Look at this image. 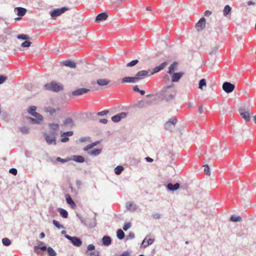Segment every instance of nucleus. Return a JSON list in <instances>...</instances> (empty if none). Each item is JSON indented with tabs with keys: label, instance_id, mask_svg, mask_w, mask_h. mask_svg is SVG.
I'll return each instance as SVG.
<instances>
[{
	"label": "nucleus",
	"instance_id": "nucleus-40",
	"mask_svg": "<svg viewBox=\"0 0 256 256\" xmlns=\"http://www.w3.org/2000/svg\"><path fill=\"white\" fill-rule=\"evenodd\" d=\"M242 220V218L240 216H236L235 215H232L230 217V220L232 222H240Z\"/></svg>",
	"mask_w": 256,
	"mask_h": 256
},
{
	"label": "nucleus",
	"instance_id": "nucleus-49",
	"mask_svg": "<svg viewBox=\"0 0 256 256\" xmlns=\"http://www.w3.org/2000/svg\"><path fill=\"white\" fill-rule=\"evenodd\" d=\"M204 170L205 174L207 176H210V167L208 166V164L204 165Z\"/></svg>",
	"mask_w": 256,
	"mask_h": 256
},
{
	"label": "nucleus",
	"instance_id": "nucleus-43",
	"mask_svg": "<svg viewBox=\"0 0 256 256\" xmlns=\"http://www.w3.org/2000/svg\"><path fill=\"white\" fill-rule=\"evenodd\" d=\"M2 242L4 246H8L10 244L11 242L8 238H5L2 239Z\"/></svg>",
	"mask_w": 256,
	"mask_h": 256
},
{
	"label": "nucleus",
	"instance_id": "nucleus-46",
	"mask_svg": "<svg viewBox=\"0 0 256 256\" xmlns=\"http://www.w3.org/2000/svg\"><path fill=\"white\" fill-rule=\"evenodd\" d=\"M138 62V60H132L130 62L126 64V66L128 67H132L136 65Z\"/></svg>",
	"mask_w": 256,
	"mask_h": 256
},
{
	"label": "nucleus",
	"instance_id": "nucleus-9",
	"mask_svg": "<svg viewBox=\"0 0 256 256\" xmlns=\"http://www.w3.org/2000/svg\"><path fill=\"white\" fill-rule=\"evenodd\" d=\"M128 113L126 112H122L112 117V120L114 122H118L122 119L126 117Z\"/></svg>",
	"mask_w": 256,
	"mask_h": 256
},
{
	"label": "nucleus",
	"instance_id": "nucleus-26",
	"mask_svg": "<svg viewBox=\"0 0 256 256\" xmlns=\"http://www.w3.org/2000/svg\"><path fill=\"white\" fill-rule=\"evenodd\" d=\"M110 82V80L108 79H98L96 80V84L100 86H105Z\"/></svg>",
	"mask_w": 256,
	"mask_h": 256
},
{
	"label": "nucleus",
	"instance_id": "nucleus-10",
	"mask_svg": "<svg viewBox=\"0 0 256 256\" xmlns=\"http://www.w3.org/2000/svg\"><path fill=\"white\" fill-rule=\"evenodd\" d=\"M239 112L242 117L246 121L248 122L250 120V112L248 110H246L244 108H240Z\"/></svg>",
	"mask_w": 256,
	"mask_h": 256
},
{
	"label": "nucleus",
	"instance_id": "nucleus-41",
	"mask_svg": "<svg viewBox=\"0 0 256 256\" xmlns=\"http://www.w3.org/2000/svg\"><path fill=\"white\" fill-rule=\"evenodd\" d=\"M52 224L54 225L58 229L65 228L64 226L60 224L57 220H52Z\"/></svg>",
	"mask_w": 256,
	"mask_h": 256
},
{
	"label": "nucleus",
	"instance_id": "nucleus-23",
	"mask_svg": "<svg viewBox=\"0 0 256 256\" xmlns=\"http://www.w3.org/2000/svg\"><path fill=\"white\" fill-rule=\"evenodd\" d=\"M180 184L178 183H176L174 184H172V183H168L166 188L168 190L170 191H174L178 190L180 188Z\"/></svg>",
	"mask_w": 256,
	"mask_h": 256
},
{
	"label": "nucleus",
	"instance_id": "nucleus-39",
	"mask_svg": "<svg viewBox=\"0 0 256 256\" xmlns=\"http://www.w3.org/2000/svg\"><path fill=\"white\" fill-rule=\"evenodd\" d=\"M48 253L49 256H56V253L51 247H48L47 248Z\"/></svg>",
	"mask_w": 256,
	"mask_h": 256
},
{
	"label": "nucleus",
	"instance_id": "nucleus-22",
	"mask_svg": "<svg viewBox=\"0 0 256 256\" xmlns=\"http://www.w3.org/2000/svg\"><path fill=\"white\" fill-rule=\"evenodd\" d=\"M108 17V14L106 12H102V13L98 14L96 16V20L97 22L104 20H106Z\"/></svg>",
	"mask_w": 256,
	"mask_h": 256
},
{
	"label": "nucleus",
	"instance_id": "nucleus-24",
	"mask_svg": "<svg viewBox=\"0 0 256 256\" xmlns=\"http://www.w3.org/2000/svg\"><path fill=\"white\" fill-rule=\"evenodd\" d=\"M102 242L104 246H108L112 243V239L110 236H104L102 238Z\"/></svg>",
	"mask_w": 256,
	"mask_h": 256
},
{
	"label": "nucleus",
	"instance_id": "nucleus-45",
	"mask_svg": "<svg viewBox=\"0 0 256 256\" xmlns=\"http://www.w3.org/2000/svg\"><path fill=\"white\" fill-rule=\"evenodd\" d=\"M20 130L24 134H28L29 133V129L26 126L20 127Z\"/></svg>",
	"mask_w": 256,
	"mask_h": 256
},
{
	"label": "nucleus",
	"instance_id": "nucleus-59",
	"mask_svg": "<svg viewBox=\"0 0 256 256\" xmlns=\"http://www.w3.org/2000/svg\"><path fill=\"white\" fill-rule=\"evenodd\" d=\"M9 172L14 175H16L18 173L17 170L15 168H10L9 170Z\"/></svg>",
	"mask_w": 256,
	"mask_h": 256
},
{
	"label": "nucleus",
	"instance_id": "nucleus-11",
	"mask_svg": "<svg viewBox=\"0 0 256 256\" xmlns=\"http://www.w3.org/2000/svg\"><path fill=\"white\" fill-rule=\"evenodd\" d=\"M40 245L38 246H34V252L38 254H42L43 252L47 250L46 246H41L44 244L43 242H39Z\"/></svg>",
	"mask_w": 256,
	"mask_h": 256
},
{
	"label": "nucleus",
	"instance_id": "nucleus-37",
	"mask_svg": "<svg viewBox=\"0 0 256 256\" xmlns=\"http://www.w3.org/2000/svg\"><path fill=\"white\" fill-rule=\"evenodd\" d=\"M48 126L52 130L56 131L58 129L60 126L58 124L52 123L50 124Z\"/></svg>",
	"mask_w": 256,
	"mask_h": 256
},
{
	"label": "nucleus",
	"instance_id": "nucleus-53",
	"mask_svg": "<svg viewBox=\"0 0 256 256\" xmlns=\"http://www.w3.org/2000/svg\"><path fill=\"white\" fill-rule=\"evenodd\" d=\"M108 112H109L108 110H104L103 111L98 112L97 113V115L98 116H105V115H106L107 114H108Z\"/></svg>",
	"mask_w": 256,
	"mask_h": 256
},
{
	"label": "nucleus",
	"instance_id": "nucleus-54",
	"mask_svg": "<svg viewBox=\"0 0 256 256\" xmlns=\"http://www.w3.org/2000/svg\"><path fill=\"white\" fill-rule=\"evenodd\" d=\"M88 254L90 256H100V252L98 251H94L88 252Z\"/></svg>",
	"mask_w": 256,
	"mask_h": 256
},
{
	"label": "nucleus",
	"instance_id": "nucleus-16",
	"mask_svg": "<svg viewBox=\"0 0 256 256\" xmlns=\"http://www.w3.org/2000/svg\"><path fill=\"white\" fill-rule=\"evenodd\" d=\"M206 26V20L204 18H200L199 21L196 23V27L198 30L204 29Z\"/></svg>",
	"mask_w": 256,
	"mask_h": 256
},
{
	"label": "nucleus",
	"instance_id": "nucleus-5",
	"mask_svg": "<svg viewBox=\"0 0 256 256\" xmlns=\"http://www.w3.org/2000/svg\"><path fill=\"white\" fill-rule=\"evenodd\" d=\"M64 237L70 240L74 246L79 247L82 244V241L79 238L76 236H70L68 234H65Z\"/></svg>",
	"mask_w": 256,
	"mask_h": 256
},
{
	"label": "nucleus",
	"instance_id": "nucleus-36",
	"mask_svg": "<svg viewBox=\"0 0 256 256\" xmlns=\"http://www.w3.org/2000/svg\"><path fill=\"white\" fill-rule=\"evenodd\" d=\"M33 116L35 117V118L40 123L44 120L42 116L38 112L34 113V114H33Z\"/></svg>",
	"mask_w": 256,
	"mask_h": 256
},
{
	"label": "nucleus",
	"instance_id": "nucleus-33",
	"mask_svg": "<svg viewBox=\"0 0 256 256\" xmlns=\"http://www.w3.org/2000/svg\"><path fill=\"white\" fill-rule=\"evenodd\" d=\"M116 236L118 239L122 240L124 238V233L121 229H118L116 232Z\"/></svg>",
	"mask_w": 256,
	"mask_h": 256
},
{
	"label": "nucleus",
	"instance_id": "nucleus-21",
	"mask_svg": "<svg viewBox=\"0 0 256 256\" xmlns=\"http://www.w3.org/2000/svg\"><path fill=\"white\" fill-rule=\"evenodd\" d=\"M122 82L123 83H136L137 81L134 76H126L122 79Z\"/></svg>",
	"mask_w": 256,
	"mask_h": 256
},
{
	"label": "nucleus",
	"instance_id": "nucleus-64",
	"mask_svg": "<svg viewBox=\"0 0 256 256\" xmlns=\"http://www.w3.org/2000/svg\"><path fill=\"white\" fill-rule=\"evenodd\" d=\"M130 253L128 252H124L120 256H129Z\"/></svg>",
	"mask_w": 256,
	"mask_h": 256
},
{
	"label": "nucleus",
	"instance_id": "nucleus-12",
	"mask_svg": "<svg viewBox=\"0 0 256 256\" xmlns=\"http://www.w3.org/2000/svg\"><path fill=\"white\" fill-rule=\"evenodd\" d=\"M74 132L72 131H68L64 132L61 134L60 136L62 137L61 142H66L69 140L68 136H71L73 135Z\"/></svg>",
	"mask_w": 256,
	"mask_h": 256
},
{
	"label": "nucleus",
	"instance_id": "nucleus-51",
	"mask_svg": "<svg viewBox=\"0 0 256 256\" xmlns=\"http://www.w3.org/2000/svg\"><path fill=\"white\" fill-rule=\"evenodd\" d=\"M17 38L20 40H26L28 38V36L26 34H21L17 36Z\"/></svg>",
	"mask_w": 256,
	"mask_h": 256
},
{
	"label": "nucleus",
	"instance_id": "nucleus-44",
	"mask_svg": "<svg viewBox=\"0 0 256 256\" xmlns=\"http://www.w3.org/2000/svg\"><path fill=\"white\" fill-rule=\"evenodd\" d=\"M178 122V120L176 117L170 118L167 122L170 123L171 125L174 126L175 124Z\"/></svg>",
	"mask_w": 256,
	"mask_h": 256
},
{
	"label": "nucleus",
	"instance_id": "nucleus-25",
	"mask_svg": "<svg viewBox=\"0 0 256 256\" xmlns=\"http://www.w3.org/2000/svg\"><path fill=\"white\" fill-rule=\"evenodd\" d=\"M62 64L70 68H75L76 67V63L70 60H66L62 62Z\"/></svg>",
	"mask_w": 256,
	"mask_h": 256
},
{
	"label": "nucleus",
	"instance_id": "nucleus-27",
	"mask_svg": "<svg viewBox=\"0 0 256 256\" xmlns=\"http://www.w3.org/2000/svg\"><path fill=\"white\" fill-rule=\"evenodd\" d=\"M70 160L79 163H82L84 162V158L81 156H73Z\"/></svg>",
	"mask_w": 256,
	"mask_h": 256
},
{
	"label": "nucleus",
	"instance_id": "nucleus-8",
	"mask_svg": "<svg viewBox=\"0 0 256 256\" xmlns=\"http://www.w3.org/2000/svg\"><path fill=\"white\" fill-rule=\"evenodd\" d=\"M68 10L66 7H63L60 8L55 9L50 12L51 16L54 19L56 17L60 16Z\"/></svg>",
	"mask_w": 256,
	"mask_h": 256
},
{
	"label": "nucleus",
	"instance_id": "nucleus-17",
	"mask_svg": "<svg viewBox=\"0 0 256 256\" xmlns=\"http://www.w3.org/2000/svg\"><path fill=\"white\" fill-rule=\"evenodd\" d=\"M172 74V82H178L181 78L182 76L184 74V72H174Z\"/></svg>",
	"mask_w": 256,
	"mask_h": 256
},
{
	"label": "nucleus",
	"instance_id": "nucleus-15",
	"mask_svg": "<svg viewBox=\"0 0 256 256\" xmlns=\"http://www.w3.org/2000/svg\"><path fill=\"white\" fill-rule=\"evenodd\" d=\"M62 126H69L72 128L74 126V123L72 119L70 118H65L62 124Z\"/></svg>",
	"mask_w": 256,
	"mask_h": 256
},
{
	"label": "nucleus",
	"instance_id": "nucleus-7",
	"mask_svg": "<svg viewBox=\"0 0 256 256\" xmlns=\"http://www.w3.org/2000/svg\"><path fill=\"white\" fill-rule=\"evenodd\" d=\"M222 88L226 92L229 94L234 90L235 86L230 82H226L223 84Z\"/></svg>",
	"mask_w": 256,
	"mask_h": 256
},
{
	"label": "nucleus",
	"instance_id": "nucleus-56",
	"mask_svg": "<svg viewBox=\"0 0 256 256\" xmlns=\"http://www.w3.org/2000/svg\"><path fill=\"white\" fill-rule=\"evenodd\" d=\"M6 80V76L2 75H0V84H3Z\"/></svg>",
	"mask_w": 256,
	"mask_h": 256
},
{
	"label": "nucleus",
	"instance_id": "nucleus-13",
	"mask_svg": "<svg viewBox=\"0 0 256 256\" xmlns=\"http://www.w3.org/2000/svg\"><path fill=\"white\" fill-rule=\"evenodd\" d=\"M168 65V62H164L160 64L158 66H156L153 70L152 71L150 74V76H152L154 74L159 72L160 71L162 70L166 66Z\"/></svg>",
	"mask_w": 256,
	"mask_h": 256
},
{
	"label": "nucleus",
	"instance_id": "nucleus-63",
	"mask_svg": "<svg viewBox=\"0 0 256 256\" xmlns=\"http://www.w3.org/2000/svg\"><path fill=\"white\" fill-rule=\"evenodd\" d=\"M212 14V12L210 10H206L204 12V14L206 16H208Z\"/></svg>",
	"mask_w": 256,
	"mask_h": 256
},
{
	"label": "nucleus",
	"instance_id": "nucleus-58",
	"mask_svg": "<svg viewBox=\"0 0 256 256\" xmlns=\"http://www.w3.org/2000/svg\"><path fill=\"white\" fill-rule=\"evenodd\" d=\"M69 160H68V159H63V158H62L60 157H58L56 158V161H58V162H60L62 163L66 162H68Z\"/></svg>",
	"mask_w": 256,
	"mask_h": 256
},
{
	"label": "nucleus",
	"instance_id": "nucleus-50",
	"mask_svg": "<svg viewBox=\"0 0 256 256\" xmlns=\"http://www.w3.org/2000/svg\"><path fill=\"white\" fill-rule=\"evenodd\" d=\"M95 249V246L93 244H88L87 246L86 253L88 254V251L94 250Z\"/></svg>",
	"mask_w": 256,
	"mask_h": 256
},
{
	"label": "nucleus",
	"instance_id": "nucleus-19",
	"mask_svg": "<svg viewBox=\"0 0 256 256\" xmlns=\"http://www.w3.org/2000/svg\"><path fill=\"white\" fill-rule=\"evenodd\" d=\"M60 108L58 107L54 108L52 106H46L44 108L45 112L48 113L50 115H53L56 112L60 110Z\"/></svg>",
	"mask_w": 256,
	"mask_h": 256
},
{
	"label": "nucleus",
	"instance_id": "nucleus-18",
	"mask_svg": "<svg viewBox=\"0 0 256 256\" xmlns=\"http://www.w3.org/2000/svg\"><path fill=\"white\" fill-rule=\"evenodd\" d=\"M126 206V209L131 212H134L137 209L136 205L132 202H127Z\"/></svg>",
	"mask_w": 256,
	"mask_h": 256
},
{
	"label": "nucleus",
	"instance_id": "nucleus-47",
	"mask_svg": "<svg viewBox=\"0 0 256 256\" xmlns=\"http://www.w3.org/2000/svg\"><path fill=\"white\" fill-rule=\"evenodd\" d=\"M28 120H29L30 123L32 124H40V122L36 119L34 118H32L31 117H29L28 118Z\"/></svg>",
	"mask_w": 256,
	"mask_h": 256
},
{
	"label": "nucleus",
	"instance_id": "nucleus-30",
	"mask_svg": "<svg viewBox=\"0 0 256 256\" xmlns=\"http://www.w3.org/2000/svg\"><path fill=\"white\" fill-rule=\"evenodd\" d=\"M154 242V239L153 238H149L148 240H146V244H145V240H143L141 246L143 248H146L148 246L152 244Z\"/></svg>",
	"mask_w": 256,
	"mask_h": 256
},
{
	"label": "nucleus",
	"instance_id": "nucleus-31",
	"mask_svg": "<svg viewBox=\"0 0 256 256\" xmlns=\"http://www.w3.org/2000/svg\"><path fill=\"white\" fill-rule=\"evenodd\" d=\"M178 66V63L176 62H173L168 68V73L170 74H172L173 73V71L176 69Z\"/></svg>",
	"mask_w": 256,
	"mask_h": 256
},
{
	"label": "nucleus",
	"instance_id": "nucleus-20",
	"mask_svg": "<svg viewBox=\"0 0 256 256\" xmlns=\"http://www.w3.org/2000/svg\"><path fill=\"white\" fill-rule=\"evenodd\" d=\"M14 11L15 12H16L18 16H22L26 14V10L24 8L16 7L14 8Z\"/></svg>",
	"mask_w": 256,
	"mask_h": 256
},
{
	"label": "nucleus",
	"instance_id": "nucleus-60",
	"mask_svg": "<svg viewBox=\"0 0 256 256\" xmlns=\"http://www.w3.org/2000/svg\"><path fill=\"white\" fill-rule=\"evenodd\" d=\"M134 238V234L132 232H130L129 233L128 236V239H133Z\"/></svg>",
	"mask_w": 256,
	"mask_h": 256
},
{
	"label": "nucleus",
	"instance_id": "nucleus-32",
	"mask_svg": "<svg viewBox=\"0 0 256 256\" xmlns=\"http://www.w3.org/2000/svg\"><path fill=\"white\" fill-rule=\"evenodd\" d=\"M231 8L229 5H226L223 10V14L224 16H226L228 14L231 12Z\"/></svg>",
	"mask_w": 256,
	"mask_h": 256
},
{
	"label": "nucleus",
	"instance_id": "nucleus-52",
	"mask_svg": "<svg viewBox=\"0 0 256 256\" xmlns=\"http://www.w3.org/2000/svg\"><path fill=\"white\" fill-rule=\"evenodd\" d=\"M132 224L130 222H125L123 226V230L126 231L128 228H130Z\"/></svg>",
	"mask_w": 256,
	"mask_h": 256
},
{
	"label": "nucleus",
	"instance_id": "nucleus-6",
	"mask_svg": "<svg viewBox=\"0 0 256 256\" xmlns=\"http://www.w3.org/2000/svg\"><path fill=\"white\" fill-rule=\"evenodd\" d=\"M150 72V70H142L138 72L135 75V77L137 82L140 80L144 79L145 77L147 76H150L149 74Z\"/></svg>",
	"mask_w": 256,
	"mask_h": 256
},
{
	"label": "nucleus",
	"instance_id": "nucleus-57",
	"mask_svg": "<svg viewBox=\"0 0 256 256\" xmlns=\"http://www.w3.org/2000/svg\"><path fill=\"white\" fill-rule=\"evenodd\" d=\"M90 140V137L89 136H84L82 137L80 139V141L82 142H84L86 141H88Z\"/></svg>",
	"mask_w": 256,
	"mask_h": 256
},
{
	"label": "nucleus",
	"instance_id": "nucleus-38",
	"mask_svg": "<svg viewBox=\"0 0 256 256\" xmlns=\"http://www.w3.org/2000/svg\"><path fill=\"white\" fill-rule=\"evenodd\" d=\"M102 152V149L100 148H96L94 150H92L90 152V155L94 156H96L99 155Z\"/></svg>",
	"mask_w": 256,
	"mask_h": 256
},
{
	"label": "nucleus",
	"instance_id": "nucleus-34",
	"mask_svg": "<svg viewBox=\"0 0 256 256\" xmlns=\"http://www.w3.org/2000/svg\"><path fill=\"white\" fill-rule=\"evenodd\" d=\"M124 170V168L122 166H118L114 168V172L117 175L120 174Z\"/></svg>",
	"mask_w": 256,
	"mask_h": 256
},
{
	"label": "nucleus",
	"instance_id": "nucleus-48",
	"mask_svg": "<svg viewBox=\"0 0 256 256\" xmlns=\"http://www.w3.org/2000/svg\"><path fill=\"white\" fill-rule=\"evenodd\" d=\"M32 42H30L26 40L22 44L21 46L23 48H28L30 46Z\"/></svg>",
	"mask_w": 256,
	"mask_h": 256
},
{
	"label": "nucleus",
	"instance_id": "nucleus-42",
	"mask_svg": "<svg viewBox=\"0 0 256 256\" xmlns=\"http://www.w3.org/2000/svg\"><path fill=\"white\" fill-rule=\"evenodd\" d=\"M206 86V80L205 79H201L198 84V88L200 90L203 89V87Z\"/></svg>",
	"mask_w": 256,
	"mask_h": 256
},
{
	"label": "nucleus",
	"instance_id": "nucleus-29",
	"mask_svg": "<svg viewBox=\"0 0 256 256\" xmlns=\"http://www.w3.org/2000/svg\"><path fill=\"white\" fill-rule=\"evenodd\" d=\"M66 202L69 204L72 207L76 206V204L70 196L69 194H66Z\"/></svg>",
	"mask_w": 256,
	"mask_h": 256
},
{
	"label": "nucleus",
	"instance_id": "nucleus-61",
	"mask_svg": "<svg viewBox=\"0 0 256 256\" xmlns=\"http://www.w3.org/2000/svg\"><path fill=\"white\" fill-rule=\"evenodd\" d=\"M152 217L154 219H158L160 218V214L158 213H156L152 215Z\"/></svg>",
	"mask_w": 256,
	"mask_h": 256
},
{
	"label": "nucleus",
	"instance_id": "nucleus-28",
	"mask_svg": "<svg viewBox=\"0 0 256 256\" xmlns=\"http://www.w3.org/2000/svg\"><path fill=\"white\" fill-rule=\"evenodd\" d=\"M58 211L59 212L60 216L63 218H67L68 216V212L65 210L64 209H63L62 208H58Z\"/></svg>",
	"mask_w": 256,
	"mask_h": 256
},
{
	"label": "nucleus",
	"instance_id": "nucleus-1",
	"mask_svg": "<svg viewBox=\"0 0 256 256\" xmlns=\"http://www.w3.org/2000/svg\"><path fill=\"white\" fill-rule=\"evenodd\" d=\"M79 220H80L81 223L86 226L90 228H93L96 225V218L94 216H87L84 218L80 215H78Z\"/></svg>",
	"mask_w": 256,
	"mask_h": 256
},
{
	"label": "nucleus",
	"instance_id": "nucleus-35",
	"mask_svg": "<svg viewBox=\"0 0 256 256\" xmlns=\"http://www.w3.org/2000/svg\"><path fill=\"white\" fill-rule=\"evenodd\" d=\"M36 106H30L28 110V112L32 116L34 114V113H37L36 110Z\"/></svg>",
	"mask_w": 256,
	"mask_h": 256
},
{
	"label": "nucleus",
	"instance_id": "nucleus-3",
	"mask_svg": "<svg viewBox=\"0 0 256 256\" xmlns=\"http://www.w3.org/2000/svg\"><path fill=\"white\" fill-rule=\"evenodd\" d=\"M173 87V84L166 86L162 88L160 92V96L162 99L166 101H170L173 99L174 95L170 93L169 89Z\"/></svg>",
	"mask_w": 256,
	"mask_h": 256
},
{
	"label": "nucleus",
	"instance_id": "nucleus-55",
	"mask_svg": "<svg viewBox=\"0 0 256 256\" xmlns=\"http://www.w3.org/2000/svg\"><path fill=\"white\" fill-rule=\"evenodd\" d=\"M174 126L172 125H171L170 124V123L166 122L165 124L164 128L166 130H172Z\"/></svg>",
	"mask_w": 256,
	"mask_h": 256
},
{
	"label": "nucleus",
	"instance_id": "nucleus-14",
	"mask_svg": "<svg viewBox=\"0 0 256 256\" xmlns=\"http://www.w3.org/2000/svg\"><path fill=\"white\" fill-rule=\"evenodd\" d=\"M90 91V90L86 88H80L74 90L72 94L73 96H78L84 94Z\"/></svg>",
	"mask_w": 256,
	"mask_h": 256
},
{
	"label": "nucleus",
	"instance_id": "nucleus-2",
	"mask_svg": "<svg viewBox=\"0 0 256 256\" xmlns=\"http://www.w3.org/2000/svg\"><path fill=\"white\" fill-rule=\"evenodd\" d=\"M44 87L46 90L54 92H58L64 89L62 84L56 82H52L50 83L46 84L44 85Z\"/></svg>",
	"mask_w": 256,
	"mask_h": 256
},
{
	"label": "nucleus",
	"instance_id": "nucleus-62",
	"mask_svg": "<svg viewBox=\"0 0 256 256\" xmlns=\"http://www.w3.org/2000/svg\"><path fill=\"white\" fill-rule=\"evenodd\" d=\"M108 120L106 118H102L100 120V122L103 124H106L108 123Z\"/></svg>",
	"mask_w": 256,
	"mask_h": 256
},
{
	"label": "nucleus",
	"instance_id": "nucleus-4",
	"mask_svg": "<svg viewBox=\"0 0 256 256\" xmlns=\"http://www.w3.org/2000/svg\"><path fill=\"white\" fill-rule=\"evenodd\" d=\"M56 132H51L50 134H48L46 132L43 134L46 143L48 144L54 145H56Z\"/></svg>",
	"mask_w": 256,
	"mask_h": 256
}]
</instances>
